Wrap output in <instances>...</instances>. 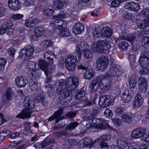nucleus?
I'll use <instances>...</instances> for the list:
<instances>
[{
    "instance_id": "1",
    "label": "nucleus",
    "mask_w": 149,
    "mask_h": 149,
    "mask_svg": "<svg viewBox=\"0 0 149 149\" xmlns=\"http://www.w3.org/2000/svg\"><path fill=\"white\" fill-rule=\"evenodd\" d=\"M79 79L75 77H70L66 79V103H70L74 97L77 100H81L86 94V92L83 88L75 93L74 90L79 85Z\"/></svg>"
},
{
    "instance_id": "2",
    "label": "nucleus",
    "mask_w": 149,
    "mask_h": 149,
    "mask_svg": "<svg viewBox=\"0 0 149 149\" xmlns=\"http://www.w3.org/2000/svg\"><path fill=\"white\" fill-rule=\"evenodd\" d=\"M98 109H94L92 110L90 115L86 118V126L88 124L89 127H94L101 130L111 129V127L108 124V121L100 118H96L98 115Z\"/></svg>"
},
{
    "instance_id": "3",
    "label": "nucleus",
    "mask_w": 149,
    "mask_h": 149,
    "mask_svg": "<svg viewBox=\"0 0 149 149\" xmlns=\"http://www.w3.org/2000/svg\"><path fill=\"white\" fill-rule=\"evenodd\" d=\"M139 62L141 68L139 70L140 74L143 75L149 74V51H143L141 53Z\"/></svg>"
},
{
    "instance_id": "4",
    "label": "nucleus",
    "mask_w": 149,
    "mask_h": 149,
    "mask_svg": "<svg viewBox=\"0 0 149 149\" xmlns=\"http://www.w3.org/2000/svg\"><path fill=\"white\" fill-rule=\"evenodd\" d=\"M25 110L18 114L16 116L17 118L23 119L28 118L30 116L31 114L32 113L31 109L35 107V102L34 101L30 100L28 96L25 97L24 101Z\"/></svg>"
},
{
    "instance_id": "5",
    "label": "nucleus",
    "mask_w": 149,
    "mask_h": 149,
    "mask_svg": "<svg viewBox=\"0 0 149 149\" xmlns=\"http://www.w3.org/2000/svg\"><path fill=\"white\" fill-rule=\"evenodd\" d=\"M108 74H101L91 81L89 86L91 92H95L97 89H100L101 91H104L107 89L108 86L102 83V79L107 78Z\"/></svg>"
},
{
    "instance_id": "6",
    "label": "nucleus",
    "mask_w": 149,
    "mask_h": 149,
    "mask_svg": "<svg viewBox=\"0 0 149 149\" xmlns=\"http://www.w3.org/2000/svg\"><path fill=\"white\" fill-rule=\"evenodd\" d=\"M108 41L107 40H99L92 43L91 46V49L94 53H101L105 50L109 51L111 46L109 44Z\"/></svg>"
},
{
    "instance_id": "7",
    "label": "nucleus",
    "mask_w": 149,
    "mask_h": 149,
    "mask_svg": "<svg viewBox=\"0 0 149 149\" xmlns=\"http://www.w3.org/2000/svg\"><path fill=\"white\" fill-rule=\"evenodd\" d=\"M145 128L138 127L134 129L131 134V138L136 139L142 137L143 139L145 141L149 142V132H146Z\"/></svg>"
},
{
    "instance_id": "8",
    "label": "nucleus",
    "mask_w": 149,
    "mask_h": 149,
    "mask_svg": "<svg viewBox=\"0 0 149 149\" xmlns=\"http://www.w3.org/2000/svg\"><path fill=\"white\" fill-rule=\"evenodd\" d=\"M34 51V47L31 45L26 46L20 50L18 58L22 59L28 60L31 59L33 57V54Z\"/></svg>"
},
{
    "instance_id": "9",
    "label": "nucleus",
    "mask_w": 149,
    "mask_h": 149,
    "mask_svg": "<svg viewBox=\"0 0 149 149\" xmlns=\"http://www.w3.org/2000/svg\"><path fill=\"white\" fill-rule=\"evenodd\" d=\"M78 61L76 56L72 54L68 55L66 58V68L69 71H74L75 70Z\"/></svg>"
},
{
    "instance_id": "10",
    "label": "nucleus",
    "mask_w": 149,
    "mask_h": 149,
    "mask_svg": "<svg viewBox=\"0 0 149 149\" xmlns=\"http://www.w3.org/2000/svg\"><path fill=\"white\" fill-rule=\"evenodd\" d=\"M36 63V62L29 61L26 64V68L28 70V74L31 75V77L32 79L38 77L40 75L39 70L35 67Z\"/></svg>"
},
{
    "instance_id": "11",
    "label": "nucleus",
    "mask_w": 149,
    "mask_h": 149,
    "mask_svg": "<svg viewBox=\"0 0 149 149\" xmlns=\"http://www.w3.org/2000/svg\"><path fill=\"white\" fill-rule=\"evenodd\" d=\"M140 15L142 17H144L145 18L143 21H141L140 23H137V26L140 29H145L149 26V9H144L141 12Z\"/></svg>"
},
{
    "instance_id": "12",
    "label": "nucleus",
    "mask_w": 149,
    "mask_h": 149,
    "mask_svg": "<svg viewBox=\"0 0 149 149\" xmlns=\"http://www.w3.org/2000/svg\"><path fill=\"white\" fill-rule=\"evenodd\" d=\"M111 139V136L109 134L103 135L102 136L97 138L94 141L95 144L97 145H99L102 148L108 146V144L105 142H107Z\"/></svg>"
},
{
    "instance_id": "13",
    "label": "nucleus",
    "mask_w": 149,
    "mask_h": 149,
    "mask_svg": "<svg viewBox=\"0 0 149 149\" xmlns=\"http://www.w3.org/2000/svg\"><path fill=\"white\" fill-rule=\"evenodd\" d=\"M112 101L111 97L109 95H105L99 97L98 104L100 107L105 108L110 106Z\"/></svg>"
},
{
    "instance_id": "14",
    "label": "nucleus",
    "mask_w": 149,
    "mask_h": 149,
    "mask_svg": "<svg viewBox=\"0 0 149 149\" xmlns=\"http://www.w3.org/2000/svg\"><path fill=\"white\" fill-rule=\"evenodd\" d=\"M139 88L141 92L145 93L147 91L148 88V80L143 77H141L138 79Z\"/></svg>"
},
{
    "instance_id": "15",
    "label": "nucleus",
    "mask_w": 149,
    "mask_h": 149,
    "mask_svg": "<svg viewBox=\"0 0 149 149\" xmlns=\"http://www.w3.org/2000/svg\"><path fill=\"white\" fill-rule=\"evenodd\" d=\"M109 73L110 75L114 77L119 76L121 75L123 73L122 67L117 64L112 65L109 69Z\"/></svg>"
},
{
    "instance_id": "16",
    "label": "nucleus",
    "mask_w": 149,
    "mask_h": 149,
    "mask_svg": "<svg viewBox=\"0 0 149 149\" xmlns=\"http://www.w3.org/2000/svg\"><path fill=\"white\" fill-rule=\"evenodd\" d=\"M35 100L37 102L41 103L42 106L45 107L47 106L48 102L45 99L44 93L41 90L38 91Z\"/></svg>"
},
{
    "instance_id": "17",
    "label": "nucleus",
    "mask_w": 149,
    "mask_h": 149,
    "mask_svg": "<svg viewBox=\"0 0 149 149\" xmlns=\"http://www.w3.org/2000/svg\"><path fill=\"white\" fill-rule=\"evenodd\" d=\"M109 63L107 57L104 56L100 58L98 62H97V67L98 69L102 71H104L107 68Z\"/></svg>"
},
{
    "instance_id": "18",
    "label": "nucleus",
    "mask_w": 149,
    "mask_h": 149,
    "mask_svg": "<svg viewBox=\"0 0 149 149\" xmlns=\"http://www.w3.org/2000/svg\"><path fill=\"white\" fill-rule=\"evenodd\" d=\"M134 94L133 90H126L121 95V100L124 103H128L131 100Z\"/></svg>"
},
{
    "instance_id": "19",
    "label": "nucleus",
    "mask_w": 149,
    "mask_h": 149,
    "mask_svg": "<svg viewBox=\"0 0 149 149\" xmlns=\"http://www.w3.org/2000/svg\"><path fill=\"white\" fill-rule=\"evenodd\" d=\"M38 65L40 68L44 72H48L51 70L54 71V65H51L43 60H40L39 62Z\"/></svg>"
},
{
    "instance_id": "20",
    "label": "nucleus",
    "mask_w": 149,
    "mask_h": 149,
    "mask_svg": "<svg viewBox=\"0 0 149 149\" xmlns=\"http://www.w3.org/2000/svg\"><path fill=\"white\" fill-rule=\"evenodd\" d=\"M124 8L129 10L135 12L138 11L140 9L139 4L134 1L125 3Z\"/></svg>"
},
{
    "instance_id": "21",
    "label": "nucleus",
    "mask_w": 149,
    "mask_h": 149,
    "mask_svg": "<svg viewBox=\"0 0 149 149\" xmlns=\"http://www.w3.org/2000/svg\"><path fill=\"white\" fill-rule=\"evenodd\" d=\"M85 29L84 25L83 23L77 22L73 25L72 31L76 35L80 34L84 31Z\"/></svg>"
},
{
    "instance_id": "22",
    "label": "nucleus",
    "mask_w": 149,
    "mask_h": 149,
    "mask_svg": "<svg viewBox=\"0 0 149 149\" xmlns=\"http://www.w3.org/2000/svg\"><path fill=\"white\" fill-rule=\"evenodd\" d=\"M40 22L38 19L36 17L29 18L26 19L25 22L24 24L26 26L32 28L36 27Z\"/></svg>"
},
{
    "instance_id": "23",
    "label": "nucleus",
    "mask_w": 149,
    "mask_h": 149,
    "mask_svg": "<svg viewBox=\"0 0 149 149\" xmlns=\"http://www.w3.org/2000/svg\"><path fill=\"white\" fill-rule=\"evenodd\" d=\"M63 111L62 109H60L57 111H55L52 116L47 119V120H48V122L51 121L56 119L55 123H58L60 120L62 119V118L61 116L63 113Z\"/></svg>"
},
{
    "instance_id": "24",
    "label": "nucleus",
    "mask_w": 149,
    "mask_h": 149,
    "mask_svg": "<svg viewBox=\"0 0 149 149\" xmlns=\"http://www.w3.org/2000/svg\"><path fill=\"white\" fill-rule=\"evenodd\" d=\"M143 99L141 94H138L135 97L133 106L135 109H137L143 105Z\"/></svg>"
},
{
    "instance_id": "25",
    "label": "nucleus",
    "mask_w": 149,
    "mask_h": 149,
    "mask_svg": "<svg viewBox=\"0 0 149 149\" xmlns=\"http://www.w3.org/2000/svg\"><path fill=\"white\" fill-rule=\"evenodd\" d=\"M15 81L16 85L19 87H24L28 83L27 79L22 76L17 77L15 78Z\"/></svg>"
},
{
    "instance_id": "26",
    "label": "nucleus",
    "mask_w": 149,
    "mask_h": 149,
    "mask_svg": "<svg viewBox=\"0 0 149 149\" xmlns=\"http://www.w3.org/2000/svg\"><path fill=\"white\" fill-rule=\"evenodd\" d=\"M8 4L10 8L15 10L21 8V4L18 0H8Z\"/></svg>"
},
{
    "instance_id": "27",
    "label": "nucleus",
    "mask_w": 149,
    "mask_h": 149,
    "mask_svg": "<svg viewBox=\"0 0 149 149\" xmlns=\"http://www.w3.org/2000/svg\"><path fill=\"white\" fill-rule=\"evenodd\" d=\"M94 143V141H93L92 139L89 137H85L83 139V142L81 144L80 147L81 148H83L87 147H91L93 146Z\"/></svg>"
},
{
    "instance_id": "28",
    "label": "nucleus",
    "mask_w": 149,
    "mask_h": 149,
    "mask_svg": "<svg viewBox=\"0 0 149 149\" xmlns=\"http://www.w3.org/2000/svg\"><path fill=\"white\" fill-rule=\"evenodd\" d=\"M59 85L58 88V91L60 94H63L65 97V80H59Z\"/></svg>"
},
{
    "instance_id": "29",
    "label": "nucleus",
    "mask_w": 149,
    "mask_h": 149,
    "mask_svg": "<svg viewBox=\"0 0 149 149\" xmlns=\"http://www.w3.org/2000/svg\"><path fill=\"white\" fill-rule=\"evenodd\" d=\"M95 74V71L92 69H88L86 70L84 74V78L85 79L90 80L92 78Z\"/></svg>"
},
{
    "instance_id": "30",
    "label": "nucleus",
    "mask_w": 149,
    "mask_h": 149,
    "mask_svg": "<svg viewBox=\"0 0 149 149\" xmlns=\"http://www.w3.org/2000/svg\"><path fill=\"white\" fill-rule=\"evenodd\" d=\"M65 15L63 14H59L57 15H54L52 16V18L54 20V24H63L64 22V20H63V19L64 18Z\"/></svg>"
},
{
    "instance_id": "31",
    "label": "nucleus",
    "mask_w": 149,
    "mask_h": 149,
    "mask_svg": "<svg viewBox=\"0 0 149 149\" xmlns=\"http://www.w3.org/2000/svg\"><path fill=\"white\" fill-rule=\"evenodd\" d=\"M128 79L130 88H134L137 84V78L135 76L131 75L129 76Z\"/></svg>"
},
{
    "instance_id": "32",
    "label": "nucleus",
    "mask_w": 149,
    "mask_h": 149,
    "mask_svg": "<svg viewBox=\"0 0 149 149\" xmlns=\"http://www.w3.org/2000/svg\"><path fill=\"white\" fill-rule=\"evenodd\" d=\"M6 99L8 101H10L12 100L14 96V91L12 88L8 87L6 91Z\"/></svg>"
},
{
    "instance_id": "33",
    "label": "nucleus",
    "mask_w": 149,
    "mask_h": 149,
    "mask_svg": "<svg viewBox=\"0 0 149 149\" xmlns=\"http://www.w3.org/2000/svg\"><path fill=\"white\" fill-rule=\"evenodd\" d=\"M116 143L118 147L122 149L126 148L128 145L126 140L124 138L118 139L116 141Z\"/></svg>"
},
{
    "instance_id": "34",
    "label": "nucleus",
    "mask_w": 149,
    "mask_h": 149,
    "mask_svg": "<svg viewBox=\"0 0 149 149\" xmlns=\"http://www.w3.org/2000/svg\"><path fill=\"white\" fill-rule=\"evenodd\" d=\"M128 60L131 68L132 69H135L136 67V58L135 56L130 54L128 57Z\"/></svg>"
},
{
    "instance_id": "35",
    "label": "nucleus",
    "mask_w": 149,
    "mask_h": 149,
    "mask_svg": "<svg viewBox=\"0 0 149 149\" xmlns=\"http://www.w3.org/2000/svg\"><path fill=\"white\" fill-rule=\"evenodd\" d=\"M123 38L124 39L130 42L132 45L133 42L134 40L136 39L135 36L134 35L130 34L126 32L125 35H124V37Z\"/></svg>"
},
{
    "instance_id": "36",
    "label": "nucleus",
    "mask_w": 149,
    "mask_h": 149,
    "mask_svg": "<svg viewBox=\"0 0 149 149\" xmlns=\"http://www.w3.org/2000/svg\"><path fill=\"white\" fill-rule=\"evenodd\" d=\"M129 45L128 42L125 41L120 42L118 44V47L122 51H125L127 50Z\"/></svg>"
},
{
    "instance_id": "37",
    "label": "nucleus",
    "mask_w": 149,
    "mask_h": 149,
    "mask_svg": "<svg viewBox=\"0 0 149 149\" xmlns=\"http://www.w3.org/2000/svg\"><path fill=\"white\" fill-rule=\"evenodd\" d=\"M53 6L56 10L60 9L62 8L64 6L62 2L60 0H55L53 1Z\"/></svg>"
},
{
    "instance_id": "38",
    "label": "nucleus",
    "mask_w": 149,
    "mask_h": 149,
    "mask_svg": "<svg viewBox=\"0 0 149 149\" xmlns=\"http://www.w3.org/2000/svg\"><path fill=\"white\" fill-rule=\"evenodd\" d=\"M84 57L87 59H90L93 57V54L91 51L88 49H84L83 51Z\"/></svg>"
},
{
    "instance_id": "39",
    "label": "nucleus",
    "mask_w": 149,
    "mask_h": 149,
    "mask_svg": "<svg viewBox=\"0 0 149 149\" xmlns=\"http://www.w3.org/2000/svg\"><path fill=\"white\" fill-rule=\"evenodd\" d=\"M54 56V53L49 50L45 52L44 54V57L45 58H47L49 60V62H52L53 61V58Z\"/></svg>"
},
{
    "instance_id": "40",
    "label": "nucleus",
    "mask_w": 149,
    "mask_h": 149,
    "mask_svg": "<svg viewBox=\"0 0 149 149\" xmlns=\"http://www.w3.org/2000/svg\"><path fill=\"white\" fill-rule=\"evenodd\" d=\"M42 44L43 48L45 49H47L48 47H51L52 45V40L50 39L43 40L42 42Z\"/></svg>"
},
{
    "instance_id": "41",
    "label": "nucleus",
    "mask_w": 149,
    "mask_h": 149,
    "mask_svg": "<svg viewBox=\"0 0 149 149\" xmlns=\"http://www.w3.org/2000/svg\"><path fill=\"white\" fill-rule=\"evenodd\" d=\"M123 121L126 123H130L132 121V116L127 114H124L122 116Z\"/></svg>"
},
{
    "instance_id": "42",
    "label": "nucleus",
    "mask_w": 149,
    "mask_h": 149,
    "mask_svg": "<svg viewBox=\"0 0 149 149\" xmlns=\"http://www.w3.org/2000/svg\"><path fill=\"white\" fill-rule=\"evenodd\" d=\"M102 31L104 35L107 37H110L113 34L111 30L109 27H106L103 28Z\"/></svg>"
},
{
    "instance_id": "43",
    "label": "nucleus",
    "mask_w": 149,
    "mask_h": 149,
    "mask_svg": "<svg viewBox=\"0 0 149 149\" xmlns=\"http://www.w3.org/2000/svg\"><path fill=\"white\" fill-rule=\"evenodd\" d=\"M79 125L77 122H71L66 127V130L67 129L70 130H74Z\"/></svg>"
},
{
    "instance_id": "44",
    "label": "nucleus",
    "mask_w": 149,
    "mask_h": 149,
    "mask_svg": "<svg viewBox=\"0 0 149 149\" xmlns=\"http://www.w3.org/2000/svg\"><path fill=\"white\" fill-rule=\"evenodd\" d=\"M54 11L51 9L45 8L43 9L42 11L43 14L45 16H51L54 14Z\"/></svg>"
},
{
    "instance_id": "45",
    "label": "nucleus",
    "mask_w": 149,
    "mask_h": 149,
    "mask_svg": "<svg viewBox=\"0 0 149 149\" xmlns=\"http://www.w3.org/2000/svg\"><path fill=\"white\" fill-rule=\"evenodd\" d=\"M35 34H37L38 36H41L44 34V30L41 26H38L36 27L34 30Z\"/></svg>"
},
{
    "instance_id": "46",
    "label": "nucleus",
    "mask_w": 149,
    "mask_h": 149,
    "mask_svg": "<svg viewBox=\"0 0 149 149\" xmlns=\"http://www.w3.org/2000/svg\"><path fill=\"white\" fill-rule=\"evenodd\" d=\"M13 25L12 22L10 20L4 21L2 23V25L6 29L11 28Z\"/></svg>"
},
{
    "instance_id": "47",
    "label": "nucleus",
    "mask_w": 149,
    "mask_h": 149,
    "mask_svg": "<svg viewBox=\"0 0 149 149\" xmlns=\"http://www.w3.org/2000/svg\"><path fill=\"white\" fill-rule=\"evenodd\" d=\"M104 115L106 118H111L113 116V111L109 109H107L104 111Z\"/></svg>"
},
{
    "instance_id": "48",
    "label": "nucleus",
    "mask_w": 149,
    "mask_h": 149,
    "mask_svg": "<svg viewBox=\"0 0 149 149\" xmlns=\"http://www.w3.org/2000/svg\"><path fill=\"white\" fill-rule=\"evenodd\" d=\"M76 54L77 55L78 59L80 60L81 58L82 54L81 51L80 45H77L76 46Z\"/></svg>"
},
{
    "instance_id": "49",
    "label": "nucleus",
    "mask_w": 149,
    "mask_h": 149,
    "mask_svg": "<svg viewBox=\"0 0 149 149\" xmlns=\"http://www.w3.org/2000/svg\"><path fill=\"white\" fill-rule=\"evenodd\" d=\"M77 114L75 112L73 111L69 112L66 113V118H68L70 119H72L76 116Z\"/></svg>"
},
{
    "instance_id": "50",
    "label": "nucleus",
    "mask_w": 149,
    "mask_h": 149,
    "mask_svg": "<svg viewBox=\"0 0 149 149\" xmlns=\"http://www.w3.org/2000/svg\"><path fill=\"white\" fill-rule=\"evenodd\" d=\"M114 126L117 127H120L122 124V120L119 119L117 118H113L112 120Z\"/></svg>"
},
{
    "instance_id": "51",
    "label": "nucleus",
    "mask_w": 149,
    "mask_h": 149,
    "mask_svg": "<svg viewBox=\"0 0 149 149\" xmlns=\"http://www.w3.org/2000/svg\"><path fill=\"white\" fill-rule=\"evenodd\" d=\"M54 141V139H46L44 140L41 143V146H42V148H44L46 146L53 142Z\"/></svg>"
},
{
    "instance_id": "52",
    "label": "nucleus",
    "mask_w": 149,
    "mask_h": 149,
    "mask_svg": "<svg viewBox=\"0 0 149 149\" xmlns=\"http://www.w3.org/2000/svg\"><path fill=\"white\" fill-rule=\"evenodd\" d=\"M29 84L32 90L34 91H37L38 89V85L36 82L32 81L31 82H29Z\"/></svg>"
},
{
    "instance_id": "53",
    "label": "nucleus",
    "mask_w": 149,
    "mask_h": 149,
    "mask_svg": "<svg viewBox=\"0 0 149 149\" xmlns=\"http://www.w3.org/2000/svg\"><path fill=\"white\" fill-rule=\"evenodd\" d=\"M53 71L51 70L48 72H46L45 74L47 77V79L45 80L44 82L45 83H49L51 80V73Z\"/></svg>"
},
{
    "instance_id": "54",
    "label": "nucleus",
    "mask_w": 149,
    "mask_h": 149,
    "mask_svg": "<svg viewBox=\"0 0 149 149\" xmlns=\"http://www.w3.org/2000/svg\"><path fill=\"white\" fill-rule=\"evenodd\" d=\"M6 63V60L3 58H0V70H3Z\"/></svg>"
},
{
    "instance_id": "55",
    "label": "nucleus",
    "mask_w": 149,
    "mask_h": 149,
    "mask_svg": "<svg viewBox=\"0 0 149 149\" xmlns=\"http://www.w3.org/2000/svg\"><path fill=\"white\" fill-rule=\"evenodd\" d=\"M120 1V0H113L111 3V6L115 8L119 6L120 4L122 3Z\"/></svg>"
},
{
    "instance_id": "56",
    "label": "nucleus",
    "mask_w": 149,
    "mask_h": 149,
    "mask_svg": "<svg viewBox=\"0 0 149 149\" xmlns=\"http://www.w3.org/2000/svg\"><path fill=\"white\" fill-rule=\"evenodd\" d=\"M64 23L63 24H60L59 25V29H60L59 32V34L61 37H64L65 35V31L63 28V25Z\"/></svg>"
},
{
    "instance_id": "57",
    "label": "nucleus",
    "mask_w": 149,
    "mask_h": 149,
    "mask_svg": "<svg viewBox=\"0 0 149 149\" xmlns=\"http://www.w3.org/2000/svg\"><path fill=\"white\" fill-rule=\"evenodd\" d=\"M144 42H143L142 44L143 43V45L146 49H149V37H145L144 38Z\"/></svg>"
},
{
    "instance_id": "58",
    "label": "nucleus",
    "mask_w": 149,
    "mask_h": 149,
    "mask_svg": "<svg viewBox=\"0 0 149 149\" xmlns=\"http://www.w3.org/2000/svg\"><path fill=\"white\" fill-rule=\"evenodd\" d=\"M12 18L15 20L22 19L23 17V15L20 14H13L11 16Z\"/></svg>"
},
{
    "instance_id": "59",
    "label": "nucleus",
    "mask_w": 149,
    "mask_h": 149,
    "mask_svg": "<svg viewBox=\"0 0 149 149\" xmlns=\"http://www.w3.org/2000/svg\"><path fill=\"white\" fill-rule=\"evenodd\" d=\"M115 112L118 115H121L123 113V109L121 107H118L116 109Z\"/></svg>"
},
{
    "instance_id": "60",
    "label": "nucleus",
    "mask_w": 149,
    "mask_h": 149,
    "mask_svg": "<svg viewBox=\"0 0 149 149\" xmlns=\"http://www.w3.org/2000/svg\"><path fill=\"white\" fill-rule=\"evenodd\" d=\"M39 36L37 34H35L34 32L33 34L31 36L30 40L31 41H36L39 39Z\"/></svg>"
},
{
    "instance_id": "61",
    "label": "nucleus",
    "mask_w": 149,
    "mask_h": 149,
    "mask_svg": "<svg viewBox=\"0 0 149 149\" xmlns=\"http://www.w3.org/2000/svg\"><path fill=\"white\" fill-rule=\"evenodd\" d=\"M123 17L125 19H130L132 18L131 15L128 11H125L123 14Z\"/></svg>"
},
{
    "instance_id": "62",
    "label": "nucleus",
    "mask_w": 149,
    "mask_h": 149,
    "mask_svg": "<svg viewBox=\"0 0 149 149\" xmlns=\"http://www.w3.org/2000/svg\"><path fill=\"white\" fill-rule=\"evenodd\" d=\"M8 52L9 54L11 56L13 57L15 54V49L13 47H10L8 49Z\"/></svg>"
},
{
    "instance_id": "63",
    "label": "nucleus",
    "mask_w": 149,
    "mask_h": 149,
    "mask_svg": "<svg viewBox=\"0 0 149 149\" xmlns=\"http://www.w3.org/2000/svg\"><path fill=\"white\" fill-rule=\"evenodd\" d=\"M32 133V131L30 127H27L24 128V130L23 132L24 134L29 135Z\"/></svg>"
},
{
    "instance_id": "64",
    "label": "nucleus",
    "mask_w": 149,
    "mask_h": 149,
    "mask_svg": "<svg viewBox=\"0 0 149 149\" xmlns=\"http://www.w3.org/2000/svg\"><path fill=\"white\" fill-rule=\"evenodd\" d=\"M25 3L27 6H31L33 5L34 4V0H25Z\"/></svg>"
}]
</instances>
